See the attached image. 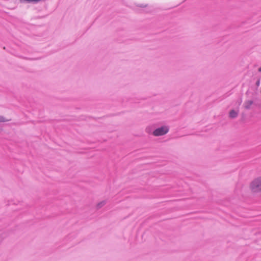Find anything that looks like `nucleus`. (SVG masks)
<instances>
[{
    "mask_svg": "<svg viewBox=\"0 0 261 261\" xmlns=\"http://www.w3.org/2000/svg\"><path fill=\"white\" fill-rule=\"evenodd\" d=\"M250 189L254 193L261 192V176L254 179L250 184Z\"/></svg>",
    "mask_w": 261,
    "mask_h": 261,
    "instance_id": "f257e3e1",
    "label": "nucleus"
},
{
    "mask_svg": "<svg viewBox=\"0 0 261 261\" xmlns=\"http://www.w3.org/2000/svg\"><path fill=\"white\" fill-rule=\"evenodd\" d=\"M169 130V127L168 126L163 125L160 127L155 129L152 134L154 136H161L166 135L168 133Z\"/></svg>",
    "mask_w": 261,
    "mask_h": 261,
    "instance_id": "f03ea898",
    "label": "nucleus"
},
{
    "mask_svg": "<svg viewBox=\"0 0 261 261\" xmlns=\"http://www.w3.org/2000/svg\"><path fill=\"white\" fill-rule=\"evenodd\" d=\"M253 103V101L252 100H246L244 103V107L246 110H250L251 106Z\"/></svg>",
    "mask_w": 261,
    "mask_h": 261,
    "instance_id": "7ed1b4c3",
    "label": "nucleus"
},
{
    "mask_svg": "<svg viewBox=\"0 0 261 261\" xmlns=\"http://www.w3.org/2000/svg\"><path fill=\"white\" fill-rule=\"evenodd\" d=\"M238 115V112L234 110H232L229 112V116L230 118L233 119L236 118Z\"/></svg>",
    "mask_w": 261,
    "mask_h": 261,
    "instance_id": "20e7f679",
    "label": "nucleus"
},
{
    "mask_svg": "<svg viewBox=\"0 0 261 261\" xmlns=\"http://www.w3.org/2000/svg\"><path fill=\"white\" fill-rule=\"evenodd\" d=\"M21 3H33L37 4L41 1V0H19Z\"/></svg>",
    "mask_w": 261,
    "mask_h": 261,
    "instance_id": "39448f33",
    "label": "nucleus"
},
{
    "mask_svg": "<svg viewBox=\"0 0 261 261\" xmlns=\"http://www.w3.org/2000/svg\"><path fill=\"white\" fill-rule=\"evenodd\" d=\"M107 203L106 200H102L100 201V202L98 203L96 205V208L97 209H99L101 208L102 206H103Z\"/></svg>",
    "mask_w": 261,
    "mask_h": 261,
    "instance_id": "423d86ee",
    "label": "nucleus"
},
{
    "mask_svg": "<svg viewBox=\"0 0 261 261\" xmlns=\"http://www.w3.org/2000/svg\"><path fill=\"white\" fill-rule=\"evenodd\" d=\"M9 120H7L3 116H0V122H5L8 121Z\"/></svg>",
    "mask_w": 261,
    "mask_h": 261,
    "instance_id": "0eeeda50",
    "label": "nucleus"
},
{
    "mask_svg": "<svg viewBox=\"0 0 261 261\" xmlns=\"http://www.w3.org/2000/svg\"><path fill=\"white\" fill-rule=\"evenodd\" d=\"M138 6L141 8H145L147 6V5L141 4L140 5H138Z\"/></svg>",
    "mask_w": 261,
    "mask_h": 261,
    "instance_id": "6e6552de",
    "label": "nucleus"
},
{
    "mask_svg": "<svg viewBox=\"0 0 261 261\" xmlns=\"http://www.w3.org/2000/svg\"><path fill=\"white\" fill-rule=\"evenodd\" d=\"M259 83H260V80L258 79L257 80V81L256 82V85L257 86H258L259 85Z\"/></svg>",
    "mask_w": 261,
    "mask_h": 261,
    "instance_id": "1a4fd4ad",
    "label": "nucleus"
},
{
    "mask_svg": "<svg viewBox=\"0 0 261 261\" xmlns=\"http://www.w3.org/2000/svg\"><path fill=\"white\" fill-rule=\"evenodd\" d=\"M258 71L261 72V67L259 68Z\"/></svg>",
    "mask_w": 261,
    "mask_h": 261,
    "instance_id": "9d476101",
    "label": "nucleus"
},
{
    "mask_svg": "<svg viewBox=\"0 0 261 261\" xmlns=\"http://www.w3.org/2000/svg\"><path fill=\"white\" fill-rule=\"evenodd\" d=\"M239 102L240 103H241L242 102V100L241 99V101H239Z\"/></svg>",
    "mask_w": 261,
    "mask_h": 261,
    "instance_id": "9b49d317",
    "label": "nucleus"
},
{
    "mask_svg": "<svg viewBox=\"0 0 261 261\" xmlns=\"http://www.w3.org/2000/svg\"><path fill=\"white\" fill-rule=\"evenodd\" d=\"M239 102L240 103H241L242 102V100L241 99V101H239Z\"/></svg>",
    "mask_w": 261,
    "mask_h": 261,
    "instance_id": "f8f14e48",
    "label": "nucleus"
}]
</instances>
